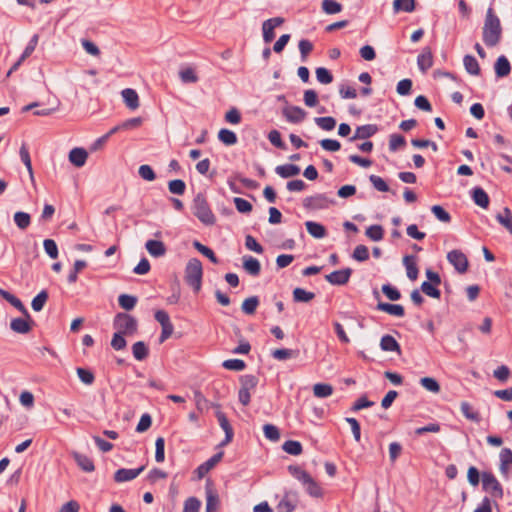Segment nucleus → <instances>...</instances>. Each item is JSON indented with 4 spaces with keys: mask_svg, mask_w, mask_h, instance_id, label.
Segmentation results:
<instances>
[{
    "mask_svg": "<svg viewBox=\"0 0 512 512\" xmlns=\"http://www.w3.org/2000/svg\"><path fill=\"white\" fill-rule=\"evenodd\" d=\"M447 260L454 266L455 270L459 273H465L468 270V259L466 255L460 250H452L447 254Z\"/></svg>",
    "mask_w": 512,
    "mask_h": 512,
    "instance_id": "obj_8",
    "label": "nucleus"
},
{
    "mask_svg": "<svg viewBox=\"0 0 512 512\" xmlns=\"http://www.w3.org/2000/svg\"><path fill=\"white\" fill-rule=\"evenodd\" d=\"M321 6L322 10L328 15L337 14L342 11V5L336 0H323Z\"/></svg>",
    "mask_w": 512,
    "mask_h": 512,
    "instance_id": "obj_49",
    "label": "nucleus"
},
{
    "mask_svg": "<svg viewBox=\"0 0 512 512\" xmlns=\"http://www.w3.org/2000/svg\"><path fill=\"white\" fill-rule=\"evenodd\" d=\"M352 257L359 262L366 261L369 259V250L365 245H357L353 251Z\"/></svg>",
    "mask_w": 512,
    "mask_h": 512,
    "instance_id": "obj_63",
    "label": "nucleus"
},
{
    "mask_svg": "<svg viewBox=\"0 0 512 512\" xmlns=\"http://www.w3.org/2000/svg\"><path fill=\"white\" fill-rule=\"evenodd\" d=\"M494 69L496 76L498 78H503L510 74L511 65L508 59L504 55H501L497 58Z\"/></svg>",
    "mask_w": 512,
    "mask_h": 512,
    "instance_id": "obj_23",
    "label": "nucleus"
},
{
    "mask_svg": "<svg viewBox=\"0 0 512 512\" xmlns=\"http://www.w3.org/2000/svg\"><path fill=\"white\" fill-rule=\"evenodd\" d=\"M13 220L16 226L21 229H27L31 224V216L30 214L22 211H18L14 214Z\"/></svg>",
    "mask_w": 512,
    "mask_h": 512,
    "instance_id": "obj_39",
    "label": "nucleus"
},
{
    "mask_svg": "<svg viewBox=\"0 0 512 512\" xmlns=\"http://www.w3.org/2000/svg\"><path fill=\"white\" fill-rule=\"evenodd\" d=\"M366 236L372 241H380L384 236V229L381 225H371L366 229Z\"/></svg>",
    "mask_w": 512,
    "mask_h": 512,
    "instance_id": "obj_48",
    "label": "nucleus"
},
{
    "mask_svg": "<svg viewBox=\"0 0 512 512\" xmlns=\"http://www.w3.org/2000/svg\"><path fill=\"white\" fill-rule=\"evenodd\" d=\"M299 502V493L297 490L286 489L282 499L276 506L278 512H293Z\"/></svg>",
    "mask_w": 512,
    "mask_h": 512,
    "instance_id": "obj_7",
    "label": "nucleus"
},
{
    "mask_svg": "<svg viewBox=\"0 0 512 512\" xmlns=\"http://www.w3.org/2000/svg\"><path fill=\"white\" fill-rule=\"evenodd\" d=\"M460 408H461V412L467 419L477 422V423L480 422L481 417H480L479 413L477 411H474L472 406L468 402H466V401L461 402Z\"/></svg>",
    "mask_w": 512,
    "mask_h": 512,
    "instance_id": "obj_46",
    "label": "nucleus"
},
{
    "mask_svg": "<svg viewBox=\"0 0 512 512\" xmlns=\"http://www.w3.org/2000/svg\"><path fill=\"white\" fill-rule=\"evenodd\" d=\"M403 263H404V265L406 267L407 277L410 280L415 281L417 279L418 273H419L418 267L416 265V258H415V256H413V255H406L403 258Z\"/></svg>",
    "mask_w": 512,
    "mask_h": 512,
    "instance_id": "obj_30",
    "label": "nucleus"
},
{
    "mask_svg": "<svg viewBox=\"0 0 512 512\" xmlns=\"http://www.w3.org/2000/svg\"><path fill=\"white\" fill-rule=\"evenodd\" d=\"M34 321L31 319L24 318H14L10 322V328L12 331L19 334H27L32 330V326Z\"/></svg>",
    "mask_w": 512,
    "mask_h": 512,
    "instance_id": "obj_16",
    "label": "nucleus"
},
{
    "mask_svg": "<svg viewBox=\"0 0 512 512\" xmlns=\"http://www.w3.org/2000/svg\"><path fill=\"white\" fill-rule=\"evenodd\" d=\"M417 64L419 69L426 73L433 65V55L430 48L423 49L422 53L417 57Z\"/></svg>",
    "mask_w": 512,
    "mask_h": 512,
    "instance_id": "obj_24",
    "label": "nucleus"
},
{
    "mask_svg": "<svg viewBox=\"0 0 512 512\" xmlns=\"http://www.w3.org/2000/svg\"><path fill=\"white\" fill-rule=\"evenodd\" d=\"M243 268L245 269V271L252 275V276H258L261 272V265H260V262L252 257V256H244L243 257Z\"/></svg>",
    "mask_w": 512,
    "mask_h": 512,
    "instance_id": "obj_28",
    "label": "nucleus"
},
{
    "mask_svg": "<svg viewBox=\"0 0 512 512\" xmlns=\"http://www.w3.org/2000/svg\"><path fill=\"white\" fill-rule=\"evenodd\" d=\"M275 172L282 178H289L298 175L300 167L295 164H284L277 166Z\"/></svg>",
    "mask_w": 512,
    "mask_h": 512,
    "instance_id": "obj_32",
    "label": "nucleus"
},
{
    "mask_svg": "<svg viewBox=\"0 0 512 512\" xmlns=\"http://www.w3.org/2000/svg\"><path fill=\"white\" fill-rule=\"evenodd\" d=\"M145 469V466H141L136 469H126L121 468L118 469L114 474V481L117 483H122L126 481H131L138 477Z\"/></svg>",
    "mask_w": 512,
    "mask_h": 512,
    "instance_id": "obj_14",
    "label": "nucleus"
},
{
    "mask_svg": "<svg viewBox=\"0 0 512 512\" xmlns=\"http://www.w3.org/2000/svg\"><path fill=\"white\" fill-rule=\"evenodd\" d=\"M224 453L218 452L209 458L207 461L197 467L195 472L199 479L203 478L218 462L221 461Z\"/></svg>",
    "mask_w": 512,
    "mask_h": 512,
    "instance_id": "obj_18",
    "label": "nucleus"
},
{
    "mask_svg": "<svg viewBox=\"0 0 512 512\" xmlns=\"http://www.w3.org/2000/svg\"><path fill=\"white\" fill-rule=\"evenodd\" d=\"M205 491H206V510L207 511H213L216 512L220 500L217 491L213 487V483L210 480H207L205 485Z\"/></svg>",
    "mask_w": 512,
    "mask_h": 512,
    "instance_id": "obj_12",
    "label": "nucleus"
},
{
    "mask_svg": "<svg viewBox=\"0 0 512 512\" xmlns=\"http://www.w3.org/2000/svg\"><path fill=\"white\" fill-rule=\"evenodd\" d=\"M376 309L396 317H403L405 315L404 307L400 304H392L378 301Z\"/></svg>",
    "mask_w": 512,
    "mask_h": 512,
    "instance_id": "obj_19",
    "label": "nucleus"
},
{
    "mask_svg": "<svg viewBox=\"0 0 512 512\" xmlns=\"http://www.w3.org/2000/svg\"><path fill=\"white\" fill-rule=\"evenodd\" d=\"M169 192L175 195H183L186 190V184L181 179H174L168 182Z\"/></svg>",
    "mask_w": 512,
    "mask_h": 512,
    "instance_id": "obj_54",
    "label": "nucleus"
},
{
    "mask_svg": "<svg viewBox=\"0 0 512 512\" xmlns=\"http://www.w3.org/2000/svg\"><path fill=\"white\" fill-rule=\"evenodd\" d=\"M415 5V0H394L393 9L395 12L404 11L410 13L414 11Z\"/></svg>",
    "mask_w": 512,
    "mask_h": 512,
    "instance_id": "obj_43",
    "label": "nucleus"
},
{
    "mask_svg": "<svg viewBox=\"0 0 512 512\" xmlns=\"http://www.w3.org/2000/svg\"><path fill=\"white\" fill-rule=\"evenodd\" d=\"M331 204H334V201L323 193L308 196L303 200V207L310 211L327 209Z\"/></svg>",
    "mask_w": 512,
    "mask_h": 512,
    "instance_id": "obj_5",
    "label": "nucleus"
},
{
    "mask_svg": "<svg viewBox=\"0 0 512 512\" xmlns=\"http://www.w3.org/2000/svg\"><path fill=\"white\" fill-rule=\"evenodd\" d=\"M313 393L317 398L329 397L333 393V386L327 383H316L313 386Z\"/></svg>",
    "mask_w": 512,
    "mask_h": 512,
    "instance_id": "obj_36",
    "label": "nucleus"
},
{
    "mask_svg": "<svg viewBox=\"0 0 512 512\" xmlns=\"http://www.w3.org/2000/svg\"><path fill=\"white\" fill-rule=\"evenodd\" d=\"M240 389H246L247 391L254 390L258 385V378L252 374L242 375L240 377Z\"/></svg>",
    "mask_w": 512,
    "mask_h": 512,
    "instance_id": "obj_42",
    "label": "nucleus"
},
{
    "mask_svg": "<svg viewBox=\"0 0 512 512\" xmlns=\"http://www.w3.org/2000/svg\"><path fill=\"white\" fill-rule=\"evenodd\" d=\"M431 212L441 222L449 223L451 221L450 214L441 205L432 206Z\"/></svg>",
    "mask_w": 512,
    "mask_h": 512,
    "instance_id": "obj_58",
    "label": "nucleus"
},
{
    "mask_svg": "<svg viewBox=\"0 0 512 512\" xmlns=\"http://www.w3.org/2000/svg\"><path fill=\"white\" fill-rule=\"evenodd\" d=\"M201 502L196 497H189L184 502L183 512H199Z\"/></svg>",
    "mask_w": 512,
    "mask_h": 512,
    "instance_id": "obj_64",
    "label": "nucleus"
},
{
    "mask_svg": "<svg viewBox=\"0 0 512 512\" xmlns=\"http://www.w3.org/2000/svg\"><path fill=\"white\" fill-rule=\"evenodd\" d=\"M406 145V140L401 134H392L389 137V149L391 151H396L400 147H404Z\"/></svg>",
    "mask_w": 512,
    "mask_h": 512,
    "instance_id": "obj_62",
    "label": "nucleus"
},
{
    "mask_svg": "<svg viewBox=\"0 0 512 512\" xmlns=\"http://www.w3.org/2000/svg\"><path fill=\"white\" fill-rule=\"evenodd\" d=\"M284 23V18L274 17L263 22V40L265 43H270L275 38L274 29Z\"/></svg>",
    "mask_w": 512,
    "mask_h": 512,
    "instance_id": "obj_9",
    "label": "nucleus"
},
{
    "mask_svg": "<svg viewBox=\"0 0 512 512\" xmlns=\"http://www.w3.org/2000/svg\"><path fill=\"white\" fill-rule=\"evenodd\" d=\"M192 210L194 216L204 225L212 226L216 223V217L204 193L199 192L196 194L193 199Z\"/></svg>",
    "mask_w": 512,
    "mask_h": 512,
    "instance_id": "obj_2",
    "label": "nucleus"
},
{
    "mask_svg": "<svg viewBox=\"0 0 512 512\" xmlns=\"http://www.w3.org/2000/svg\"><path fill=\"white\" fill-rule=\"evenodd\" d=\"M72 457L77 463V465L84 471V472H93L95 470V465L90 457H88L85 454L79 453V452H73Z\"/></svg>",
    "mask_w": 512,
    "mask_h": 512,
    "instance_id": "obj_20",
    "label": "nucleus"
},
{
    "mask_svg": "<svg viewBox=\"0 0 512 512\" xmlns=\"http://www.w3.org/2000/svg\"><path fill=\"white\" fill-rule=\"evenodd\" d=\"M380 348L386 352H397L401 354V347L396 339L391 335H384L380 340Z\"/></svg>",
    "mask_w": 512,
    "mask_h": 512,
    "instance_id": "obj_29",
    "label": "nucleus"
},
{
    "mask_svg": "<svg viewBox=\"0 0 512 512\" xmlns=\"http://www.w3.org/2000/svg\"><path fill=\"white\" fill-rule=\"evenodd\" d=\"M353 270L351 268H344L336 270L325 276L327 282L332 285L342 286L348 283Z\"/></svg>",
    "mask_w": 512,
    "mask_h": 512,
    "instance_id": "obj_10",
    "label": "nucleus"
},
{
    "mask_svg": "<svg viewBox=\"0 0 512 512\" xmlns=\"http://www.w3.org/2000/svg\"><path fill=\"white\" fill-rule=\"evenodd\" d=\"M203 268L202 263L197 258L190 259L185 267V282L191 286L195 292H199L202 284Z\"/></svg>",
    "mask_w": 512,
    "mask_h": 512,
    "instance_id": "obj_3",
    "label": "nucleus"
},
{
    "mask_svg": "<svg viewBox=\"0 0 512 512\" xmlns=\"http://www.w3.org/2000/svg\"><path fill=\"white\" fill-rule=\"evenodd\" d=\"M381 290L383 294L391 301H397L401 298L400 291L391 284H384Z\"/></svg>",
    "mask_w": 512,
    "mask_h": 512,
    "instance_id": "obj_57",
    "label": "nucleus"
},
{
    "mask_svg": "<svg viewBox=\"0 0 512 512\" xmlns=\"http://www.w3.org/2000/svg\"><path fill=\"white\" fill-rule=\"evenodd\" d=\"M113 326L117 332L125 335H133L138 329L137 320L127 313H118L114 318Z\"/></svg>",
    "mask_w": 512,
    "mask_h": 512,
    "instance_id": "obj_4",
    "label": "nucleus"
},
{
    "mask_svg": "<svg viewBox=\"0 0 512 512\" xmlns=\"http://www.w3.org/2000/svg\"><path fill=\"white\" fill-rule=\"evenodd\" d=\"M179 78L184 84L196 83L199 78L192 67H186L179 71Z\"/></svg>",
    "mask_w": 512,
    "mask_h": 512,
    "instance_id": "obj_38",
    "label": "nucleus"
},
{
    "mask_svg": "<svg viewBox=\"0 0 512 512\" xmlns=\"http://www.w3.org/2000/svg\"><path fill=\"white\" fill-rule=\"evenodd\" d=\"M298 48L300 51L301 60L305 62L308 58V55L313 50V44L307 39H301L298 43Z\"/></svg>",
    "mask_w": 512,
    "mask_h": 512,
    "instance_id": "obj_59",
    "label": "nucleus"
},
{
    "mask_svg": "<svg viewBox=\"0 0 512 512\" xmlns=\"http://www.w3.org/2000/svg\"><path fill=\"white\" fill-rule=\"evenodd\" d=\"M19 155H20L21 161L24 163V165L26 166V168L28 170L31 181H34V173H33L31 158H30V154H29L26 144L23 143L22 146L20 147Z\"/></svg>",
    "mask_w": 512,
    "mask_h": 512,
    "instance_id": "obj_37",
    "label": "nucleus"
},
{
    "mask_svg": "<svg viewBox=\"0 0 512 512\" xmlns=\"http://www.w3.org/2000/svg\"><path fill=\"white\" fill-rule=\"evenodd\" d=\"M118 302L121 308L124 310H132L137 304V297L129 294H121L118 298Z\"/></svg>",
    "mask_w": 512,
    "mask_h": 512,
    "instance_id": "obj_50",
    "label": "nucleus"
},
{
    "mask_svg": "<svg viewBox=\"0 0 512 512\" xmlns=\"http://www.w3.org/2000/svg\"><path fill=\"white\" fill-rule=\"evenodd\" d=\"M314 121L318 127L325 131H331L336 126V120L332 116L316 117Z\"/></svg>",
    "mask_w": 512,
    "mask_h": 512,
    "instance_id": "obj_45",
    "label": "nucleus"
},
{
    "mask_svg": "<svg viewBox=\"0 0 512 512\" xmlns=\"http://www.w3.org/2000/svg\"><path fill=\"white\" fill-rule=\"evenodd\" d=\"M216 417H217V420H218V423L220 425V427L224 430L225 432V438L224 440L221 442V446H225L227 445L228 443H230L233 439V436H234V431H233V428L227 418V416L225 415V413H223L222 411L218 410L216 412Z\"/></svg>",
    "mask_w": 512,
    "mask_h": 512,
    "instance_id": "obj_13",
    "label": "nucleus"
},
{
    "mask_svg": "<svg viewBox=\"0 0 512 512\" xmlns=\"http://www.w3.org/2000/svg\"><path fill=\"white\" fill-rule=\"evenodd\" d=\"M500 458V472L505 477L508 476L509 466L512 465V450L510 448H503L499 454Z\"/></svg>",
    "mask_w": 512,
    "mask_h": 512,
    "instance_id": "obj_27",
    "label": "nucleus"
},
{
    "mask_svg": "<svg viewBox=\"0 0 512 512\" xmlns=\"http://www.w3.org/2000/svg\"><path fill=\"white\" fill-rule=\"evenodd\" d=\"M482 487L484 490L490 491L491 495L497 499H502L504 496L502 485L491 472L482 473Z\"/></svg>",
    "mask_w": 512,
    "mask_h": 512,
    "instance_id": "obj_6",
    "label": "nucleus"
},
{
    "mask_svg": "<svg viewBox=\"0 0 512 512\" xmlns=\"http://www.w3.org/2000/svg\"><path fill=\"white\" fill-rule=\"evenodd\" d=\"M315 298V293L297 287L293 290V300L297 303H307Z\"/></svg>",
    "mask_w": 512,
    "mask_h": 512,
    "instance_id": "obj_34",
    "label": "nucleus"
},
{
    "mask_svg": "<svg viewBox=\"0 0 512 512\" xmlns=\"http://www.w3.org/2000/svg\"><path fill=\"white\" fill-rule=\"evenodd\" d=\"M378 132V127L375 124H366L358 126L349 141L353 142L357 139H368Z\"/></svg>",
    "mask_w": 512,
    "mask_h": 512,
    "instance_id": "obj_17",
    "label": "nucleus"
},
{
    "mask_svg": "<svg viewBox=\"0 0 512 512\" xmlns=\"http://www.w3.org/2000/svg\"><path fill=\"white\" fill-rule=\"evenodd\" d=\"M483 42L488 47L496 46L502 36V27L499 17L494 13L493 8H488L484 26H483Z\"/></svg>",
    "mask_w": 512,
    "mask_h": 512,
    "instance_id": "obj_1",
    "label": "nucleus"
},
{
    "mask_svg": "<svg viewBox=\"0 0 512 512\" xmlns=\"http://www.w3.org/2000/svg\"><path fill=\"white\" fill-rule=\"evenodd\" d=\"M288 470L293 477H295L296 479L301 481L303 484L310 481L311 476L305 470H303L301 467L295 466V465H290L288 467Z\"/></svg>",
    "mask_w": 512,
    "mask_h": 512,
    "instance_id": "obj_53",
    "label": "nucleus"
},
{
    "mask_svg": "<svg viewBox=\"0 0 512 512\" xmlns=\"http://www.w3.org/2000/svg\"><path fill=\"white\" fill-rule=\"evenodd\" d=\"M132 353L136 360L143 361L149 355V348L143 341H138L132 346Z\"/></svg>",
    "mask_w": 512,
    "mask_h": 512,
    "instance_id": "obj_33",
    "label": "nucleus"
},
{
    "mask_svg": "<svg viewBox=\"0 0 512 512\" xmlns=\"http://www.w3.org/2000/svg\"><path fill=\"white\" fill-rule=\"evenodd\" d=\"M282 114L288 122L294 124L304 121L307 116V112L299 106H287L283 108Z\"/></svg>",
    "mask_w": 512,
    "mask_h": 512,
    "instance_id": "obj_11",
    "label": "nucleus"
},
{
    "mask_svg": "<svg viewBox=\"0 0 512 512\" xmlns=\"http://www.w3.org/2000/svg\"><path fill=\"white\" fill-rule=\"evenodd\" d=\"M145 248L153 257H162L167 252L165 244L159 240H148L145 244Z\"/></svg>",
    "mask_w": 512,
    "mask_h": 512,
    "instance_id": "obj_21",
    "label": "nucleus"
},
{
    "mask_svg": "<svg viewBox=\"0 0 512 512\" xmlns=\"http://www.w3.org/2000/svg\"><path fill=\"white\" fill-rule=\"evenodd\" d=\"M438 285L424 281L421 284V291L429 297L439 299L441 296L440 290L437 288Z\"/></svg>",
    "mask_w": 512,
    "mask_h": 512,
    "instance_id": "obj_55",
    "label": "nucleus"
},
{
    "mask_svg": "<svg viewBox=\"0 0 512 512\" xmlns=\"http://www.w3.org/2000/svg\"><path fill=\"white\" fill-rule=\"evenodd\" d=\"M48 292L46 290L40 291L32 300L31 306L32 309L36 312H39L43 309L45 303L48 300Z\"/></svg>",
    "mask_w": 512,
    "mask_h": 512,
    "instance_id": "obj_44",
    "label": "nucleus"
},
{
    "mask_svg": "<svg viewBox=\"0 0 512 512\" xmlns=\"http://www.w3.org/2000/svg\"><path fill=\"white\" fill-rule=\"evenodd\" d=\"M420 384L427 391L432 393H439L441 390L440 384L438 381L432 377H423L420 379Z\"/></svg>",
    "mask_w": 512,
    "mask_h": 512,
    "instance_id": "obj_52",
    "label": "nucleus"
},
{
    "mask_svg": "<svg viewBox=\"0 0 512 512\" xmlns=\"http://www.w3.org/2000/svg\"><path fill=\"white\" fill-rule=\"evenodd\" d=\"M282 449L290 455H300L302 453V445L299 441L287 440L284 442Z\"/></svg>",
    "mask_w": 512,
    "mask_h": 512,
    "instance_id": "obj_51",
    "label": "nucleus"
},
{
    "mask_svg": "<svg viewBox=\"0 0 512 512\" xmlns=\"http://www.w3.org/2000/svg\"><path fill=\"white\" fill-rule=\"evenodd\" d=\"M258 305L259 298L257 296H251L243 301L241 308L245 314L252 315L255 313Z\"/></svg>",
    "mask_w": 512,
    "mask_h": 512,
    "instance_id": "obj_47",
    "label": "nucleus"
},
{
    "mask_svg": "<svg viewBox=\"0 0 512 512\" xmlns=\"http://www.w3.org/2000/svg\"><path fill=\"white\" fill-rule=\"evenodd\" d=\"M0 296L5 299L7 302H9L13 307H15L18 311H20L24 317L31 320V315L28 312L27 308L24 306L22 301L17 298L15 295L11 294L10 292L0 288Z\"/></svg>",
    "mask_w": 512,
    "mask_h": 512,
    "instance_id": "obj_15",
    "label": "nucleus"
},
{
    "mask_svg": "<svg viewBox=\"0 0 512 512\" xmlns=\"http://www.w3.org/2000/svg\"><path fill=\"white\" fill-rule=\"evenodd\" d=\"M88 153L84 148H73L69 153V161L76 167L85 165Z\"/></svg>",
    "mask_w": 512,
    "mask_h": 512,
    "instance_id": "obj_25",
    "label": "nucleus"
},
{
    "mask_svg": "<svg viewBox=\"0 0 512 512\" xmlns=\"http://www.w3.org/2000/svg\"><path fill=\"white\" fill-rule=\"evenodd\" d=\"M125 105L130 110H135L139 107V96L134 89L126 88L121 92Z\"/></svg>",
    "mask_w": 512,
    "mask_h": 512,
    "instance_id": "obj_22",
    "label": "nucleus"
},
{
    "mask_svg": "<svg viewBox=\"0 0 512 512\" xmlns=\"http://www.w3.org/2000/svg\"><path fill=\"white\" fill-rule=\"evenodd\" d=\"M218 139L227 146H232L237 143V135L226 128H223L218 133Z\"/></svg>",
    "mask_w": 512,
    "mask_h": 512,
    "instance_id": "obj_41",
    "label": "nucleus"
},
{
    "mask_svg": "<svg viewBox=\"0 0 512 512\" xmlns=\"http://www.w3.org/2000/svg\"><path fill=\"white\" fill-rule=\"evenodd\" d=\"M316 78L321 84H330L333 81V75L324 67L316 69Z\"/></svg>",
    "mask_w": 512,
    "mask_h": 512,
    "instance_id": "obj_60",
    "label": "nucleus"
},
{
    "mask_svg": "<svg viewBox=\"0 0 512 512\" xmlns=\"http://www.w3.org/2000/svg\"><path fill=\"white\" fill-rule=\"evenodd\" d=\"M463 64L466 71L471 75H479L481 72L480 66L476 58L472 55H465Z\"/></svg>",
    "mask_w": 512,
    "mask_h": 512,
    "instance_id": "obj_35",
    "label": "nucleus"
},
{
    "mask_svg": "<svg viewBox=\"0 0 512 512\" xmlns=\"http://www.w3.org/2000/svg\"><path fill=\"white\" fill-rule=\"evenodd\" d=\"M497 221L512 234V212L508 207L496 216Z\"/></svg>",
    "mask_w": 512,
    "mask_h": 512,
    "instance_id": "obj_40",
    "label": "nucleus"
},
{
    "mask_svg": "<svg viewBox=\"0 0 512 512\" xmlns=\"http://www.w3.org/2000/svg\"><path fill=\"white\" fill-rule=\"evenodd\" d=\"M44 250L51 259H56L59 255L57 244L52 239H45L43 242Z\"/></svg>",
    "mask_w": 512,
    "mask_h": 512,
    "instance_id": "obj_61",
    "label": "nucleus"
},
{
    "mask_svg": "<svg viewBox=\"0 0 512 512\" xmlns=\"http://www.w3.org/2000/svg\"><path fill=\"white\" fill-rule=\"evenodd\" d=\"M305 226L308 233L314 238L321 239L327 235L326 228L320 223L314 221H307L305 223Z\"/></svg>",
    "mask_w": 512,
    "mask_h": 512,
    "instance_id": "obj_31",
    "label": "nucleus"
},
{
    "mask_svg": "<svg viewBox=\"0 0 512 512\" xmlns=\"http://www.w3.org/2000/svg\"><path fill=\"white\" fill-rule=\"evenodd\" d=\"M227 370L242 371L246 368V363L241 359H228L222 363Z\"/></svg>",
    "mask_w": 512,
    "mask_h": 512,
    "instance_id": "obj_56",
    "label": "nucleus"
},
{
    "mask_svg": "<svg viewBox=\"0 0 512 512\" xmlns=\"http://www.w3.org/2000/svg\"><path fill=\"white\" fill-rule=\"evenodd\" d=\"M472 199L476 205L481 208H488L490 200L486 191L481 187H475L471 192Z\"/></svg>",
    "mask_w": 512,
    "mask_h": 512,
    "instance_id": "obj_26",
    "label": "nucleus"
}]
</instances>
